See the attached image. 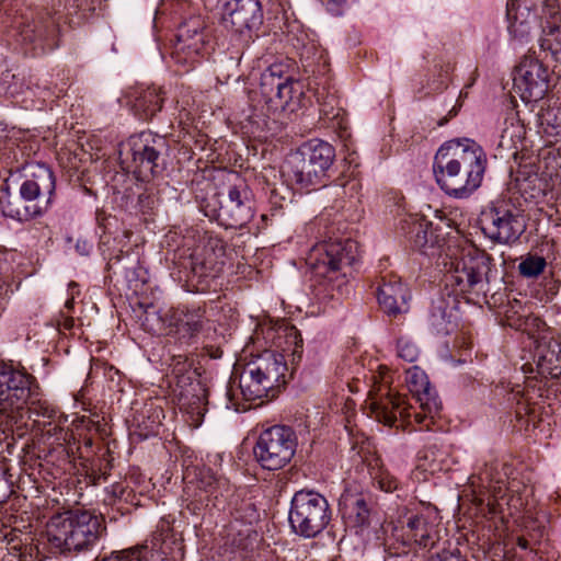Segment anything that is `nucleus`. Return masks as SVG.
Here are the masks:
<instances>
[{
    "instance_id": "obj_1",
    "label": "nucleus",
    "mask_w": 561,
    "mask_h": 561,
    "mask_svg": "<svg viewBox=\"0 0 561 561\" xmlns=\"http://www.w3.org/2000/svg\"><path fill=\"white\" fill-rule=\"evenodd\" d=\"M262 333L276 351L266 350L247 364L241 377L240 389L248 401L274 398L286 383V357L300 359L302 339L299 331L286 323L266 325Z\"/></svg>"
},
{
    "instance_id": "obj_2",
    "label": "nucleus",
    "mask_w": 561,
    "mask_h": 561,
    "mask_svg": "<svg viewBox=\"0 0 561 561\" xmlns=\"http://www.w3.org/2000/svg\"><path fill=\"white\" fill-rule=\"evenodd\" d=\"M376 379V376L373 377ZM380 381L375 380L373 389L369 391V409L374 417L385 425L393 426L397 422L403 428L415 425H423L430 430L435 415L439 413L442 403L431 388L428 378L424 370L413 366L407 370V383L411 393L420 404L421 411H411L412 407L405 399L394 392L388 380L380 373Z\"/></svg>"
},
{
    "instance_id": "obj_3",
    "label": "nucleus",
    "mask_w": 561,
    "mask_h": 561,
    "mask_svg": "<svg viewBox=\"0 0 561 561\" xmlns=\"http://www.w3.org/2000/svg\"><path fill=\"white\" fill-rule=\"evenodd\" d=\"M485 168V152L468 138L443 144L433 163L438 186L448 196L460 199L468 198L480 187Z\"/></svg>"
},
{
    "instance_id": "obj_4",
    "label": "nucleus",
    "mask_w": 561,
    "mask_h": 561,
    "mask_svg": "<svg viewBox=\"0 0 561 561\" xmlns=\"http://www.w3.org/2000/svg\"><path fill=\"white\" fill-rule=\"evenodd\" d=\"M103 530L102 519L87 511L54 515L46 525L47 540L61 551L88 550L96 543Z\"/></svg>"
},
{
    "instance_id": "obj_5",
    "label": "nucleus",
    "mask_w": 561,
    "mask_h": 561,
    "mask_svg": "<svg viewBox=\"0 0 561 561\" xmlns=\"http://www.w3.org/2000/svg\"><path fill=\"white\" fill-rule=\"evenodd\" d=\"M335 158L334 148L321 139H311L291 152L283 173L301 190L321 184Z\"/></svg>"
},
{
    "instance_id": "obj_6",
    "label": "nucleus",
    "mask_w": 561,
    "mask_h": 561,
    "mask_svg": "<svg viewBox=\"0 0 561 561\" xmlns=\"http://www.w3.org/2000/svg\"><path fill=\"white\" fill-rule=\"evenodd\" d=\"M55 176L45 164L30 165V174L20 186L22 203L8 202L3 214L19 221H27L46 213L55 194Z\"/></svg>"
},
{
    "instance_id": "obj_7",
    "label": "nucleus",
    "mask_w": 561,
    "mask_h": 561,
    "mask_svg": "<svg viewBox=\"0 0 561 561\" xmlns=\"http://www.w3.org/2000/svg\"><path fill=\"white\" fill-rule=\"evenodd\" d=\"M494 260L490 254L474 248L462 250L460 257L451 260L445 274L446 286L455 294H485L492 278Z\"/></svg>"
},
{
    "instance_id": "obj_8",
    "label": "nucleus",
    "mask_w": 561,
    "mask_h": 561,
    "mask_svg": "<svg viewBox=\"0 0 561 561\" xmlns=\"http://www.w3.org/2000/svg\"><path fill=\"white\" fill-rule=\"evenodd\" d=\"M331 515L329 502L322 494L300 490L291 499L288 520L296 535L314 538L327 528Z\"/></svg>"
},
{
    "instance_id": "obj_9",
    "label": "nucleus",
    "mask_w": 561,
    "mask_h": 561,
    "mask_svg": "<svg viewBox=\"0 0 561 561\" xmlns=\"http://www.w3.org/2000/svg\"><path fill=\"white\" fill-rule=\"evenodd\" d=\"M297 445V435L291 427L274 425L260 434L253 454L263 469L278 470L293 459Z\"/></svg>"
},
{
    "instance_id": "obj_10",
    "label": "nucleus",
    "mask_w": 561,
    "mask_h": 561,
    "mask_svg": "<svg viewBox=\"0 0 561 561\" xmlns=\"http://www.w3.org/2000/svg\"><path fill=\"white\" fill-rule=\"evenodd\" d=\"M485 237L497 243H512L519 239L526 222L518 209L505 199L492 202L479 218Z\"/></svg>"
},
{
    "instance_id": "obj_11",
    "label": "nucleus",
    "mask_w": 561,
    "mask_h": 561,
    "mask_svg": "<svg viewBox=\"0 0 561 561\" xmlns=\"http://www.w3.org/2000/svg\"><path fill=\"white\" fill-rule=\"evenodd\" d=\"M31 394V377L10 365L0 364V422L18 423Z\"/></svg>"
},
{
    "instance_id": "obj_12",
    "label": "nucleus",
    "mask_w": 561,
    "mask_h": 561,
    "mask_svg": "<svg viewBox=\"0 0 561 561\" xmlns=\"http://www.w3.org/2000/svg\"><path fill=\"white\" fill-rule=\"evenodd\" d=\"M209 39L210 31L204 19L191 16L179 26L171 57L175 64L188 69L208 53Z\"/></svg>"
},
{
    "instance_id": "obj_13",
    "label": "nucleus",
    "mask_w": 561,
    "mask_h": 561,
    "mask_svg": "<svg viewBox=\"0 0 561 561\" xmlns=\"http://www.w3.org/2000/svg\"><path fill=\"white\" fill-rule=\"evenodd\" d=\"M356 255L357 244L351 239L324 242L312 249L308 263L317 275L331 280L332 274L354 264Z\"/></svg>"
},
{
    "instance_id": "obj_14",
    "label": "nucleus",
    "mask_w": 561,
    "mask_h": 561,
    "mask_svg": "<svg viewBox=\"0 0 561 561\" xmlns=\"http://www.w3.org/2000/svg\"><path fill=\"white\" fill-rule=\"evenodd\" d=\"M167 320L169 336L173 337L180 346L197 343L199 334L208 323L205 308L195 305L167 308Z\"/></svg>"
},
{
    "instance_id": "obj_15",
    "label": "nucleus",
    "mask_w": 561,
    "mask_h": 561,
    "mask_svg": "<svg viewBox=\"0 0 561 561\" xmlns=\"http://www.w3.org/2000/svg\"><path fill=\"white\" fill-rule=\"evenodd\" d=\"M550 71L539 59L526 56L515 69L514 89L526 103L537 102L549 89Z\"/></svg>"
},
{
    "instance_id": "obj_16",
    "label": "nucleus",
    "mask_w": 561,
    "mask_h": 561,
    "mask_svg": "<svg viewBox=\"0 0 561 561\" xmlns=\"http://www.w3.org/2000/svg\"><path fill=\"white\" fill-rule=\"evenodd\" d=\"M181 358L182 356H178L173 359L175 363L172 364L175 385L180 389L181 407L192 415L203 416L206 411V390L198 380H193L195 371L191 370V366L186 362L182 363Z\"/></svg>"
},
{
    "instance_id": "obj_17",
    "label": "nucleus",
    "mask_w": 561,
    "mask_h": 561,
    "mask_svg": "<svg viewBox=\"0 0 561 561\" xmlns=\"http://www.w3.org/2000/svg\"><path fill=\"white\" fill-rule=\"evenodd\" d=\"M250 191L244 183L228 190V196L220 205L218 217L228 228H242L253 218V204Z\"/></svg>"
},
{
    "instance_id": "obj_18",
    "label": "nucleus",
    "mask_w": 561,
    "mask_h": 561,
    "mask_svg": "<svg viewBox=\"0 0 561 561\" xmlns=\"http://www.w3.org/2000/svg\"><path fill=\"white\" fill-rule=\"evenodd\" d=\"M129 146L139 172L156 174L160 156L167 148L165 138L151 131H141L129 138Z\"/></svg>"
},
{
    "instance_id": "obj_19",
    "label": "nucleus",
    "mask_w": 561,
    "mask_h": 561,
    "mask_svg": "<svg viewBox=\"0 0 561 561\" xmlns=\"http://www.w3.org/2000/svg\"><path fill=\"white\" fill-rule=\"evenodd\" d=\"M222 21L236 33L252 32L263 22L261 3L259 0H226Z\"/></svg>"
},
{
    "instance_id": "obj_20",
    "label": "nucleus",
    "mask_w": 561,
    "mask_h": 561,
    "mask_svg": "<svg viewBox=\"0 0 561 561\" xmlns=\"http://www.w3.org/2000/svg\"><path fill=\"white\" fill-rule=\"evenodd\" d=\"M541 34L539 45L542 51L561 64V12L556 0L541 2Z\"/></svg>"
},
{
    "instance_id": "obj_21",
    "label": "nucleus",
    "mask_w": 561,
    "mask_h": 561,
    "mask_svg": "<svg viewBox=\"0 0 561 561\" xmlns=\"http://www.w3.org/2000/svg\"><path fill=\"white\" fill-rule=\"evenodd\" d=\"M537 370L542 377L552 379L561 376V342L550 329H543L534 336Z\"/></svg>"
},
{
    "instance_id": "obj_22",
    "label": "nucleus",
    "mask_w": 561,
    "mask_h": 561,
    "mask_svg": "<svg viewBox=\"0 0 561 561\" xmlns=\"http://www.w3.org/2000/svg\"><path fill=\"white\" fill-rule=\"evenodd\" d=\"M295 82L284 76L282 65H271L261 76V92L267 102L285 107L293 99Z\"/></svg>"
},
{
    "instance_id": "obj_23",
    "label": "nucleus",
    "mask_w": 561,
    "mask_h": 561,
    "mask_svg": "<svg viewBox=\"0 0 561 561\" xmlns=\"http://www.w3.org/2000/svg\"><path fill=\"white\" fill-rule=\"evenodd\" d=\"M224 249L216 239L197 245L190 255L191 271L198 278L216 277L224 265Z\"/></svg>"
},
{
    "instance_id": "obj_24",
    "label": "nucleus",
    "mask_w": 561,
    "mask_h": 561,
    "mask_svg": "<svg viewBox=\"0 0 561 561\" xmlns=\"http://www.w3.org/2000/svg\"><path fill=\"white\" fill-rule=\"evenodd\" d=\"M401 540L407 547L416 546L421 549H432L439 540L437 525L425 515H412L401 528Z\"/></svg>"
},
{
    "instance_id": "obj_25",
    "label": "nucleus",
    "mask_w": 561,
    "mask_h": 561,
    "mask_svg": "<svg viewBox=\"0 0 561 561\" xmlns=\"http://www.w3.org/2000/svg\"><path fill=\"white\" fill-rule=\"evenodd\" d=\"M377 298L380 307L388 316L397 317L408 312L411 295L400 278L391 275L388 278L382 277V283L378 287Z\"/></svg>"
},
{
    "instance_id": "obj_26",
    "label": "nucleus",
    "mask_w": 561,
    "mask_h": 561,
    "mask_svg": "<svg viewBox=\"0 0 561 561\" xmlns=\"http://www.w3.org/2000/svg\"><path fill=\"white\" fill-rule=\"evenodd\" d=\"M22 41L53 50L58 46V24L51 16H41L26 24L20 32Z\"/></svg>"
},
{
    "instance_id": "obj_27",
    "label": "nucleus",
    "mask_w": 561,
    "mask_h": 561,
    "mask_svg": "<svg viewBox=\"0 0 561 561\" xmlns=\"http://www.w3.org/2000/svg\"><path fill=\"white\" fill-rule=\"evenodd\" d=\"M401 230L409 236L410 241L419 250L439 247L442 238L435 232L433 224L424 217L409 216L401 221Z\"/></svg>"
},
{
    "instance_id": "obj_28",
    "label": "nucleus",
    "mask_w": 561,
    "mask_h": 561,
    "mask_svg": "<svg viewBox=\"0 0 561 561\" xmlns=\"http://www.w3.org/2000/svg\"><path fill=\"white\" fill-rule=\"evenodd\" d=\"M161 90L154 87L137 89L128 95V104L140 119L152 118L162 107Z\"/></svg>"
},
{
    "instance_id": "obj_29",
    "label": "nucleus",
    "mask_w": 561,
    "mask_h": 561,
    "mask_svg": "<svg viewBox=\"0 0 561 561\" xmlns=\"http://www.w3.org/2000/svg\"><path fill=\"white\" fill-rule=\"evenodd\" d=\"M340 511L354 527H362L369 522V508L362 494L345 492L340 499Z\"/></svg>"
},
{
    "instance_id": "obj_30",
    "label": "nucleus",
    "mask_w": 561,
    "mask_h": 561,
    "mask_svg": "<svg viewBox=\"0 0 561 561\" xmlns=\"http://www.w3.org/2000/svg\"><path fill=\"white\" fill-rule=\"evenodd\" d=\"M528 8L522 7L518 0H508L506 3L507 30L511 36L518 42H525L531 33V24L527 19H523Z\"/></svg>"
},
{
    "instance_id": "obj_31",
    "label": "nucleus",
    "mask_w": 561,
    "mask_h": 561,
    "mask_svg": "<svg viewBox=\"0 0 561 561\" xmlns=\"http://www.w3.org/2000/svg\"><path fill=\"white\" fill-rule=\"evenodd\" d=\"M472 488H478L479 494L490 493L494 499H502L505 492L504 482L495 479L493 468H485L479 476L470 478Z\"/></svg>"
},
{
    "instance_id": "obj_32",
    "label": "nucleus",
    "mask_w": 561,
    "mask_h": 561,
    "mask_svg": "<svg viewBox=\"0 0 561 561\" xmlns=\"http://www.w3.org/2000/svg\"><path fill=\"white\" fill-rule=\"evenodd\" d=\"M141 325L149 333L169 336V321L167 320V309H147L142 317Z\"/></svg>"
},
{
    "instance_id": "obj_33",
    "label": "nucleus",
    "mask_w": 561,
    "mask_h": 561,
    "mask_svg": "<svg viewBox=\"0 0 561 561\" xmlns=\"http://www.w3.org/2000/svg\"><path fill=\"white\" fill-rule=\"evenodd\" d=\"M541 128L547 137L561 141V106H552L545 110L540 116Z\"/></svg>"
},
{
    "instance_id": "obj_34",
    "label": "nucleus",
    "mask_w": 561,
    "mask_h": 561,
    "mask_svg": "<svg viewBox=\"0 0 561 561\" xmlns=\"http://www.w3.org/2000/svg\"><path fill=\"white\" fill-rule=\"evenodd\" d=\"M357 190V183L355 181H348L344 185L334 184L325 187V197H332L334 199L331 205L332 208H343V202L341 201L347 193L352 196Z\"/></svg>"
},
{
    "instance_id": "obj_35",
    "label": "nucleus",
    "mask_w": 561,
    "mask_h": 561,
    "mask_svg": "<svg viewBox=\"0 0 561 561\" xmlns=\"http://www.w3.org/2000/svg\"><path fill=\"white\" fill-rule=\"evenodd\" d=\"M430 324L433 330L438 334H448L450 331V316L447 314L446 309L442 304L433 306L430 314Z\"/></svg>"
},
{
    "instance_id": "obj_36",
    "label": "nucleus",
    "mask_w": 561,
    "mask_h": 561,
    "mask_svg": "<svg viewBox=\"0 0 561 561\" xmlns=\"http://www.w3.org/2000/svg\"><path fill=\"white\" fill-rule=\"evenodd\" d=\"M547 263L545 257L539 255H528L519 265V273L525 277H537L541 274Z\"/></svg>"
},
{
    "instance_id": "obj_37",
    "label": "nucleus",
    "mask_w": 561,
    "mask_h": 561,
    "mask_svg": "<svg viewBox=\"0 0 561 561\" xmlns=\"http://www.w3.org/2000/svg\"><path fill=\"white\" fill-rule=\"evenodd\" d=\"M398 356L408 362L413 363L417 359L420 351L414 342L407 337H400L397 343Z\"/></svg>"
},
{
    "instance_id": "obj_38",
    "label": "nucleus",
    "mask_w": 561,
    "mask_h": 561,
    "mask_svg": "<svg viewBox=\"0 0 561 561\" xmlns=\"http://www.w3.org/2000/svg\"><path fill=\"white\" fill-rule=\"evenodd\" d=\"M374 483L385 492H392L398 488L397 479L386 469H378L371 473Z\"/></svg>"
},
{
    "instance_id": "obj_39",
    "label": "nucleus",
    "mask_w": 561,
    "mask_h": 561,
    "mask_svg": "<svg viewBox=\"0 0 561 561\" xmlns=\"http://www.w3.org/2000/svg\"><path fill=\"white\" fill-rule=\"evenodd\" d=\"M316 96H317L318 103L321 106L320 111L322 113H324L325 115H329L336 103L334 95L324 96V92L323 91L321 92L318 90L316 93Z\"/></svg>"
},
{
    "instance_id": "obj_40",
    "label": "nucleus",
    "mask_w": 561,
    "mask_h": 561,
    "mask_svg": "<svg viewBox=\"0 0 561 561\" xmlns=\"http://www.w3.org/2000/svg\"><path fill=\"white\" fill-rule=\"evenodd\" d=\"M519 309H522V306L516 302L515 305H512L510 309H507L505 312L508 325L515 327L517 329L522 327V319L526 316L525 313H523L518 316L517 320H514V316L519 313Z\"/></svg>"
},
{
    "instance_id": "obj_41",
    "label": "nucleus",
    "mask_w": 561,
    "mask_h": 561,
    "mask_svg": "<svg viewBox=\"0 0 561 561\" xmlns=\"http://www.w3.org/2000/svg\"><path fill=\"white\" fill-rule=\"evenodd\" d=\"M244 505H245L247 513L243 515V514H241V512L239 510H237L236 518L251 524L253 520H256L259 518V514L251 503H245Z\"/></svg>"
},
{
    "instance_id": "obj_42",
    "label": "nucleus",
    "mask_w": 561,
    "mask_h": 561,
    "mask_svg": "<svg viewBox=\"0 0 561 561\" xmlns=\"http://www.w3.org/2000/svg\"><path fill=\"white\" fill-rule=\"evenodd\" d=\"M427 561H466L459 551H443L432 556Z\"/></svg>"
},
{
    "instance_id": "obj_43",
    "label": "nucleus",
    "mask_w": 561,
    "mask_h": 561,
    "mask_svg": "<svg viewBox=\"0 0 561 561\" xmlns=\"http://www.w3.org/2000/svg\"><path fill=\"white\" fill-rule=\"evenodd\" d=\"M32 414L37 416L42 415L48 419H51L55 415V410L49 408L48 405L38 402L37 404L33 403V407L30 408Z\"/></svg>"
},
{
    "instance_id": "obj_44",
    "label": "nucleus",
    "mask_w": 561,
    "mask_h": 561,
    "mask_svg": "<svg viewBox=\"0 0 561 561\" xmlns=\"http://www.w3.org/2000/svg\"><path fill=\"white\" fill-rule=\"evenodd\" d=\"M334 15H341L345 9L346 0H321Z\"/></svg>"
},
{
    "instance_id": "obj_45",
    "label": "nucleus",
    "mask_w": 561,
    "mask_h": 561,
    "mask_svg": "<svg viewBox=\"0 0 561 561\" xmlns=\"http://www.w3.org/2000/svg\"><path fill=\"white\" fill-rule=\"evenodd\" d=\"M243 53L240 49H236L231 51L230 56L220 59L221 64H227L228 68H238L241 59H242Z\"/></svg>"
},
{
    "instance_id": "obj_46",
    "label": "nucleus",
    "mask_w": 561,
    "mask_h": 561,
    "mask_svg": "<svg viewBox=\"0 0 561 561\" xmlns=\"http://www.w3.org/2000/svg\"><path fill=\"white\" fill-rule=\"evenodd\" d=\"M42 431L45 435H48V436L57 435V432L59 434H62V430L57 425H53V423H50V422L44 423V427L42 428Z\"/></svg>"
},
{
    "instance_id": "obj_47",
    "label": "nucleus",
    "mask_w": 561,
    "mask_h": 561,
    "mask_svg": "<svg viewBox=\"0 0 561 561\" xmlns=\"http://www.w3.org/2000/svg\"><path fill=\"white\" fill-rule=\"evenodd\" d=\"M90 248L91 245L87 241H78L76 244L77 251L82 255H87L89 253Z\"/></svg>"
},
{
    "instance_id": "obj_48",
    "label": "nucleus",
    "mask_w": 561,
    "mask_h": 561,
    "mask_svg": "<svg viewBox=\"0 0 561 561\" xmlns=\"http://www.w3.org/2000/svg\"><path fill=\"white\" fill-rule=\"evenodd\" d=\"M7 290L8 289L5 282L2 278H0V298H2V296L7 294Z\"/></svg>"
},
{
    "instance_id": "obj_49",
    "label": "nucleus",
    "mask_w": 561,
    "mask_h": 561,
    "mask_svg": "<svg viewBox=\"0 0 561 561\" xmlns=\"http://www.w3.org/2000/svg\"><path fill=\"white\" fill-rule=\"evenodd\" d=\"M446 257H449V261L448 262H444V265L446 267V272L448 271L449 268V263L451 260H455L457 256L453 257V256H449V254H446Z\"/></svg>"
},
{
    "instance_id": "obj_50",
    "label": "nucleus",
    "mask_w": 561,
    "mask_h": 561,
    "mask_svg": "<svg viewBox=\"0 0 561 561\" xmlns=\"http://www.w3.org/2000/svg\"><path fill=\"white\" fill-rule=\"evenodd\" d=\"M66 306H67L68 308H70V307L72 306V300H68V301L66 302Z\"/></svg>"
}]
</instances>
